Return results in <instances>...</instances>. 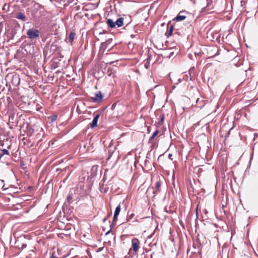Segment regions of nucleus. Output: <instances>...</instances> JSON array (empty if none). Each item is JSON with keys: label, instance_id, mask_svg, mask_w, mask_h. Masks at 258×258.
<instances>
[{"label": "nucleus", "instance_id": "38", "mask_svg": "<svg viewBox=\"0 0 258 258\" xmlns=\"http://www.w3.org/2000/svg\"><path fill=\"white\" fill-rule=\"evenodd\" d=\"M53 47H55V45H51V48H52Z\"/></svg>", "mask_w": 258, "mask_h": 258}, {"label": "nucleus", "instance_id": "24", "mask_svg": "<svg viewBox=\"0 0 258 258\" xmlns=\"http://www.w3.org/2000/svg\"><path fill=\"white\" fill-rule=\"evenodd\" d=\"M72 197L71 195H70V194L69 195L68 197H67L68 202H70L72 200Z\"/></svg>", "mask_w": 258, "mask_h": 258}, {"label": "nucleus", "instance_id": "28", "mask_svg": "<svg viewBox=\"0 0 258 258\" xmlns=\"http://www.w3.org/2000/svg\"><path fill=\"white\" fill-rule=\"evenodd\" d=\"M163 119H164V116L162 115L161 120L159 122V123H160V122H162L163 121Z\"/></svg>", "mask_w": 258, "mask_h": 258}, {"label": "nucleus", "instance_id": "11", "mask_svg": "<svg viewBox=\"0 0 258 258\" xmlns=\"http://www.w3.org/2000/svg\"><path fill=\"white\" fill-rule=\"evenodd\" d=\"M15 18L22 21H26L27 20L25 15L22 13H18Z\"/></svg>", "mask_w": 258, "mask_h": 258}, {"label": "nucleus", "instance_id": "21", "mask_svg": "<svg viewBox=\"0 0 258 258\" xmlns=\"http://www.w3.org/2000/svg\"><path fill=\"white\" fill-rule=\"evenodd\" d=\"M57 117V115L56 114H53L50 116V119L51 122L54 121Z\"/></svg>", "mask_w": 258, "mask_h": 258}, {"label": "nucleus", "instance_id": "20", "mask_svg": "<svg viewBox=\"0 0 258 258\" xmlns=\"http://www.w3.org/2000/svg\"><path fill=\"white\" fill-rule=\"evenodd\" d=\"M159 133V131L158 130L156 131L152 135V136L150 138L149 140H152Z\"/></svg>", "mask_w": 258, "mask_h": 258}, {"label": "nucleus", "instance_id": "40", "mask_svg": "<svg viewBox=\"0 0 258 258\" xmlns=\"http://www.w3.org/2000/svg\"><path fill=\"white\" fill-rule=\"evenodd\" d=\"M128 19H129L130 20H131V17H128Z\"/></svg>", "mask_w": 258, "mask_h": 258}, {"label": "nucleus", "instance_id": "22", "mask_svg": "<svg viewBox=\"0 0 258 258\" xmlns=\"http://www.w3.org/2000/svg\"><path fill=\"white\" fill-rule=\"evenodd\" d=\"M212 4V0H207V5L206 8L208 9H210V7Z\"/></svg>", "mask_w": 258, "mask_h": 258}, {"label": "nucleus", "instance_id": "26", "mask_svg": "<svg viewBox=\"0 0 258 258\" xmlns=\"http://www.w3.org/2000/svg\"><path fill=\"white\" fill-rule=\"evenodd\" d=\"M172 155L171 154H169L168 155V158H169V159H170L171 160H172Z\"/></svg>", "mask_w": 258, "mask_h": 258}, {"label": "nucleus", "instance_id": "16", "mask_svg": "<svg viewBox=\"0 0 258 258\" xmlns=\"http://www.w3.org/2000/svg\"><path fill=\"white\" fill-rule=\"evenodd\" d=\"M120 210H121V208H120V204L118 205L116 209H115V212H114V214H115V216H118L120 212Z\"/></svg>", "mask_w": 258, "mask_h": 258}, {"label": "nucleus", "instance_id": "4", "mask_svg": "<svg viewBox=\"0 0 258 258\" xmlns=\"http://www.w3.org/2000/svg\"><path fill=\"white\" fill-rule=\"evenodd\" d=\"M187 14V12L186 11H180L178 15L172 19V22H179L185 20L186 18V15Z\"/></svg>", "mask_w": 258, "mask_h": 258}, {"label": "nucleus", "instance_id": "39", "mask_svg": "<svg viewBox=\"0 0 258 258\" xmlns=\"http://www.w3.org/2000/svg\"><path fill=\"white\" fill-rule=\"evenodd\" d=\"M153 254V253L151 254V258H152Z\"/></svg>", "mask_w": 258, "mask_h": 258}, {"label": "nucleus", "instance_id": "23", "mask_svg": "<svg viewBox=\"0 0 258 258\" xmlns=\"http://www.w3.org/2000/svg\"><path fill=\"white\" fill-rule=\"evenodd\" d=\"M117 217L118 216H115V214H114L113 218V222L112 224H115V222H116L117 220Z\"/></svg>", "mask_w": 258, "mask_h": 258}, {"label": "nucleus", "instance_id": "12", "mask_svg": "<svg viewBox=\"0 0 258 258\" xmlns=\"http://www.w3.org/2000/svg\"><path fill=\"white\" fill-rule=\"evenodd\" d=\"M9 152L7 149H2L0 150V160L4 155H9Z\"/></svg>", "mask_w": 258, "mask_h": 258}, {"label": "nucleus", "instance_id": "7", "mask_svg": "<svg viewBox=\"0 0 258 258\" xmlns=\"http://www.w3.org/2000/svg\"><path fill=\"white\" fill-rule=\"evenodd\" d=\"M59 25L56 23H52L51 24L50 31L51 32H56L59 31Z\"/></svg>", "mask_w": 258, "mask_h": 258}, {"label": "nucleus", "instance_id": "33", "mask_svg": "<svg viewBox=\"0 0 258 258\" xmlns=\"http://www.w3.org/2000/svg\"><path fill=\"white\" fill-rule=\"evenodd\" d=\"M148 64H147V62L145 63V67H146L147 69L148 68Z\"/></svg>", "mask_w": 258, "mask_h": 258}, {"label": "nucleus", "instance_id": "9", "mask_svg": "<svg viewBox=\"0 0 258 258\" xmlns=\"http://www.w3.org/2000/svg\"><path fill=\"white\" fill-rule=\"evenodd\" d=\"M155 189L153 191V194L154 195H157L158 193H159L160 191V187L161 186V181L160 180L157 181L155 183Z\"/></svg>", "mask_w": 258, "mask_h": 258}, {"label": "nucleus", "instance_id": "13", "mask_svg": "<svg viewBox=\"0 0 258 258\" xmlns=\"http://www.w3.org/2000/svg\"><path fill=\"white\" fill-rule=\"evenodd\" d=\"M106 23L107 25L112 28L115 27V23L110 19H108Z\"/></svg>", "mask_w": 258, "mask_h": 258}, {"label": "nucleus", "instance_id": "5", "mask_svg": "<svg viewBox=\"0 0 258 258\" xmlns=\"http://www.w3.org/2000/svg\"><path fill=\"white\" fill-rule=\"evenodd\" d=\"M132 247L135 252H137L140 247V242L139 240L136 238H134L132 240Z\"/></svg>", "mask_w": 258, "mask_h": 258}, {"label": "nucleus", "instance_id": "37", "mask_svg": "<svg viewBox=\"0 0 258 258\" xmlns=\"http://www.w3.org/2000/svg\"><path fill=\"white\" fill-rule=\"evenodd\" d=\"M135 35L132 34V35H131V37H132V38H133V37H135Z\"/></svg>", "mask_w": 258, "mask_h": 258}, {"label": "nucleus", "instance_id": "34", "mask_svg": "<svg viewBox=\"0 0 258 258\" xmlns=\"http://www.w3.org/2000/svg\"><path fill=\"white\" fill-rule=\"evenodd\" d=\"M114 61H110V62H107V63H110V64H111V63H112V62H113Z\"/></svg>", "mask_w": 258, "mask_h": 258}, {"label": "nucleus", "instance_id": "8", "mask_svg": "<svg viewBox=\"0 0 258 258\" xmlns=\"http://www.w3.org/2000/svg\"><path fill=\"white\" fill-rule=\"evenodd\" d=\"M100 117V114H97L94 117L92 123L90 124V127L91 128H93L95 127H96L97 125V122L98 120V119Z\"/></svg>", "mask_w": 258, "mask_h": 258}, {"label": "nucleus", "instance_id": "27", "mask_svg": "<svg viewBox=\"0 0 258 258\" xmlns=\"http://www.w3.org/2000/svg\"><path fill=\"white\" fill-rule=\"evenodd\" d=\"M10 35L11 37H13V33H7V36L9 37V35Z\"/></svg>", "mask_w": 258, "mask_h": 258}, {"label": "nucleus", "instance_id": "10", "mask_svg": "<svg viewBox=\"0 0 258 258\" xmlns=\"http://www.w3.org/2000/svg\"><path fill=\"white\" fill-rule=\"evenodd\" d=\"M174 54V51L172 49H167L164 52L163 55L165 57H171Z\"/></svg>", "mask_w": 258, "mask_h": 258}, {"label": "nucleus", "instance_id": "36", "mask_svg": "<svg viewBox=\"0 0 258 258\" xmlns=\"http://www.w3.org/2000/svg\"><path fill=\"white\" fill-rule=\"evenodd\" d=\"M114 23H115V25H117V20H116L115 22H114Z\"/></svg>", "mask_w": 258, "mask_h": 258}, {"label": "nucleus", "instance_id": "17", "mask_svg": "<svg viewBox=\"0 0 258 258\" xmlns=\"http://www.w3.org/2000/svg\"><path fill=\"white\" fill-rule=\"evenodd\" d=\"M117 27H120L123 25V18H119L117 20Z\"/></svg>", "mask_w": 258, "mask_h": 258}, {"label": "nucleus", "instance_id": "19", "mask_svg": "<svg viewBox=\"0 0 258 258\" xmlns=\"http://www.w3.org/2000/svg\"><path fill=\"white\" fill-rule=\"evenodd\" d=\"M135 216V214L134 213H131L129 214V213H128V215L126 218L127 222H129L131 219L133 218V217Z\"/></svg>", "mask_w": 258, "mask_h": 258}, {"label": "nucleus", "instance_id": "41", "mask_svg": "<svg viewBox=\"0 0 258 258\" xmlns=\"http://www.w3.org/2000/svg\"><path fill=\"white\" fill-rule=\"evenodd\" d=\"M110 232V231H109L108 232H107L106 234L109 233V232Z\"/></svg>", "mask_w": 258, "mask_h": 258}, {"label": "nucleus", "instance_id": "35", "mask_svg": "<svg viewBox=\"0 0 258 258\" xmlns=\"http://www.w3.org/2000/svg\"><path fill=\"white\" fill-rule=\"evenodd\" d=\"M49 258H56V257L53 255H51Z\"/></svg>", "mask_w": 258, "mask_h": 258}, {"label": "nucleus", "instance_id": "1", "mask_svg": "<svg viewBox=\"0 0 258 258\" xmlns=\"http://www.w3.org/2000/svg\"><path fill=\"white\" fill-rule=\"evenodd\" d=\"M201 36L208 41L217 43H220L224 39L223 36L221 39L220 33H201Z\"/></svg>", "mask_w": 258, "mask_h": 258}, {"label": "nucleus", "instance_id": "18", "mask_svg": "<svg viewBox=\"0 0 258 258\" xmlns=\"http://www.w3.org/2000/svg\"><path fill=\"white\" fill-rule=\"evenodd\" d=\"M195 68L194 67L191 68L189 70V74L190 75V77H194L195 76Z\"/></svg>", "mask_w": 258, "mask_h": 258}, {"label": "nucleus", "instance_id": "3", "mask_svg": "<svg viewBox=\"0 0 258 258\" xmlns=\"http://www.w3.org/2000/svg\"><path fill=\"white\" fill-rule=\"evenodd\" d=\"M112 41V38H109L106 41L101 43L98 53L99 55H102L106 49L109 50L111 48V46H109V45L111 44Z\"/></svg>", "mask_w": 258, "mask_h": 258}, {"label": "nucleus", "instance_id": "14", "mask_svg": "<svg viewBox=\"0 0 258 258\" xmlns=\"http://www.w3.org/2000/svg\"><path fill=\"white\" fill-rule=\"evenodd\" d=\"M28 37L31 39H34L39 37V33H27Z\"/></svg>", "mask_w": 258, "mask_h": 258}, {"label": "nucleus", "instance_id": "15", "mask_svg": "<svg viewBox=\"0 0 258 258\" xmlns=\"http://www.w3.org/2000/svg\"><path fill=\"white\" fill-rule=\"evenodd\" d=\"M76 35V33H70V35L68 38L69 42L72 43L73 41L75 36Z\"/></svg>", "mask_w": 258, "mask_h": 258}, {"label": "nucleus", "instance_id": "6", "mask_svg": "<svg viewBox=\"0 0 258 258\" xmlns=\"http://www.w3.org/2000/svg\"><path fill=\"white\" fill-rule=\"evenodd\" d=\"M92 99L94 102H99L103 98V95L100 92L95 94L94 96L92 97Z\"/></svg>", "mask_w": 258, "mask_h": 258}, {"label": "nucleus", "instance_id": "2", "mask_svg": "<svg viewBox=\"0 0 258 258\" xmlns=\"http://www.w3.org/2000/svg\"><path fill=\"white\" fill-rule=\"evenodd\" d=\"M158 31L162 32H173V25L171 24V21H169L167 24L163 23L160 25Z\"/></svg>", "mask_w": 258, "mask_h": 258}, {"label": "nucleus", "instance_id": "31", "mask_svg": "<svg viewBox=\"0 0 258 258\" xmlns=\"http://www.w3.org/2000/svg\"><path fill=\"white\" fill-rule=\"evenodd\" d=\"M115 106V104L114 103L112 105V107H111V109H113Z\"/></svg>", "mask_w": 258, "mask_h": 258}, {"label": "nucleus", "instance_id": "25", "mask_svg": "<svg viewBox=\"0 0 258 258\" xmlns=\"http://www.w3.org/2000/svg\"><path fill=\"white\" fill-rule=\"evenodd\" d=\"M27 32H38V31L37 30H35L34 31H33L32 29H29Z\"/></svg>", "mask_w": 258, "mask_h": 258}, {"label": "nucleus", "instance_id": "30", "mask_svg": "<svg viewBox=\"0 0 258 258\" xmlns=\"http://www.w3.org/2000/svg\"><path fill=\"white\" fill-rule=\"evenodd\" d=\"M109 216V215H108L107 217H106V218H105L103 220V222H105L106 220L107 219L108 217Z\"/></svg>", "mask_w": 258, "mask_h": 258}, {"label": "nucleus", "instance_id": "32", "mask_svg": "<svg viewBox=\"0 0 258 258\" xmlns=\"http://www.w3.org/2000/svg\"><path fill=\"white\" fill-rule=\"evenodd\" d=\"M167 34H168V35H167V37H169V36H171V35H172V33H167Z\"/></svg>", "mask_w": 258, "mask_h": 258}, {"label": "nucleus", "instance_id": "29", "mask_svg": "<svg viewBox=\"0 0 258 258\" xmlns=\"http://www.w3.org/2000/svg\"><path fill=\"white\" fill-rule=\"evenodd\" d=\"M26 246H27V245H26V244H23L22 245V248H26Z\"/></svg>", "mask_w": 258, "mask_h": 258}]
</instances>
